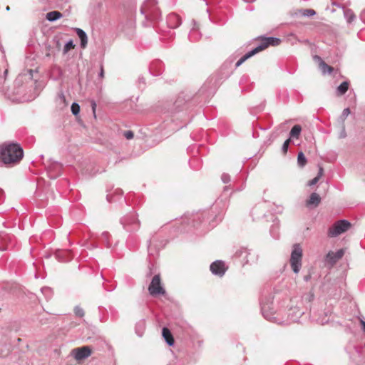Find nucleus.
<instances>
[{"mask_svg": "<svg viewBox=\"0 0 365 365\" xmlns=\"http://www.w3.org/2000/svg\"><path fill=\"white\" fill-rule=\"evenodd\" d=\"M140 13L145 16L142 23L145 27L153 26L161 17L156 0H146L140 8Z\"/></svg>", "mask_w": 365, "mask_h": 365, "instance_id": "1", "label": "nucleus"}, {"mask_svg": "<svg viewBox=\"0 0 365 365\" xmlns=\"http://www.w3.org/2000/svg\"><path fill=\"white\" fill-rule=\"evenodd\" d=\"M23 156V149L19 144L9 143L0 147V160L4 164L18 163L22 159Z\"/></svg>", "mask_w": 365, "mask_h": 365, "instance_id": "2", "label": "nucleus"}, {"mask_svg": "<svg viewBox=\"0 0 365 365\" xmlns=\"http://www.w3.org/2000/svg\"><path fill=\"white\" fill-rule=\"evenodd\" d=\"M281 40L279 38L276 37H265L261 39L260 43L254 49L249 51L246 54H245L242 57H241L236 63V67L240 66L247 59L257 53L259 51H263L269 46H277L280 43Z\"/></svg>", "mask_w": 365, "mask_h": 365, "instance_id": "3", "label": "nucleus"}, {"mask_svg": "<svg viewBox=\"0 0 365 365\" xmlns=\"http://www.w3.org/2000/svg\"><path fill=\"white\" fill-rule=\"evenodd\" d=\"M302 249L299 244H294L290 257V265L293 272L299 273L302 267Z\"/></svg>", "mask_w": 365, "mask_h": 365, "instance_id": "4", "label": "nucleus"}, {"mask_svg": "<svg viewBox=\"0 0 365 365\" xmlns=\"http://www.w3.org/2000/svg\"><path fill=\"white\" fill-rule=\"evenodd\" d=\"M120 222L124 229L130 232L137 231L140 225L138 216L135 213H129L125 215L121 218Z\"/></svg>", "mask_w": 365, "mask_h": 365, "instance_id": "5", "label": "nucleus"}, {"mask_svg": "<svg viewBox=\"0 0 365 365\" xmlns=\"http://www.w3.org/2000/svg\"><path fill=\"white\" fill-rule=\"evenodd\" d=\"M351 227V223L346 220L336 222L328 230L329 237H336L346 232Z\"/></svg>", "mask_w": 365, "mask_h": 365, "instance_id": "6", "label": "nucleus"}, {"mask_svg": "<svg viewBox=\"0 0 365 365\" xmlns=\"http://www.w3.org/2000/svg\"><path fill=\"white\" fill-rule=\"evenodd\" d=\"M148 291L150 295L157 296L160 294H165V290L161 284L160 276L159 274H155L148 287Z\"/></svg>", "mask_w": 365, "mask_h": 365, "instance_id": "7", "label": "nucleus"}, {"mask_svg": "<svg viewBox=\"0 0 365 365\" xmlns=\"http://www.w3.org/2000/svg\"><path fill=\"white\" fill-rule=\"evenodd\" d=\"M72 353L76 360L81 361L89 357L91 355L92 351L91 348L86 346L74 349H73Z\"/></svg>", "mask_w": 365, "mask_h": 365, "instance_id": "8", "label": "nucleus"}, {"mask_svg": "<svg viewBox=\"0 0 365 365\" xmlns=\"http://www.w3.org/2000/svg\"><path fill=\"white\" fill-rule=\"evenodd\" d=\"M210 271L213 274L222 277L226 271V267L222 261L217 260L210 264Z\"/></svg>", "mask_w": 365, "mask_h": 365, "instance_id": "9", "label": "nucleus"}, {"mask_svg": "<svg viewBox=\"0 0 365 365\" xmlns=\"http://www.w3.org/2000/svg\"><path fill=\"white\" fill-rule=\"evenodd\" d=\"M167 24L169 28L176 29L181 25L182 20L179 15L171 13L167 16Z\"/></svg>", "mask_w": 365, "mask_h": 365, "instance_id": "10", "label": "nucleus"}, {"mask_svg": "<svg viewBox=\"0 0 365 365\" xmlns=\"http://www.w3.org/2000/svg\"><path fill=\"white\" fill-rule=\"evenodd\" d=\"M344 255V252L343 250H339L336 252H329L326 256V261L329 262L331 264H334L340 259Z\"/></svg>", "mask_w": 365, "mask_h": 365, "instance_id": "11", "label": "nucleus"}, {"mask_svg": "<svg viewBox=\"0 0 365 365\" xmlns=\"http://www.w3.org/2000/svg\"><path fill=\"white\" fill-rule=\"evenodd\" d=\"M262 313L267 320L274 321L276 318L274 317V311L270 308L269 305L263 304L261 307Z\"/></svg>", "mask_w": 365, "mask_h": 365, "instance_id": "12", "label": "nucleus"}, {"mask_svg": "<svg viewBox=\"0 0 365 365\" xmlns=\"http://www.w3.org/2000/svg\"><path fill=\"white\" fill-rule=\"evenodd\" d=\"M192 23L193 24V26L189 33L188 38L190 41H197L201 38L199 27L194 20L192 21Z\"/></svg>", "mask_w": 365, "mask_h": 365, "instance_id": "13", "label": "nucleus"}, {"mask_svg": "<svg viewBox=\"0 0 365 365\" xmlns=\"http://www.w3.org/2000/svg\"><path fill=\"white\" fill-rule=\"evenodd\" d=\"M56 258L61 262H65L71 260V251L68 250H57L55 253Z\"/></svg>", "mask_w": 365, "mask_h": 365, "instance_id": "14", "label": "nucleus"}, {"mask_svg": "<svg viewBox=\"0 0 365 365\" xmlns=\"http://www.w3.org/2000/svg\"><path fill=\"white\" fill-rule=\"evenodd\" d=\"M314 59L317 60L319 63V68L322 71L323 74H331L333 71L334 68L327 65L322 58L321 57L318 56H314Z\"/></svg>", "mask_w": 365, "mask_h": 365, "instance_id": "15", "label": "nucleus"}, {"mask_svg": "<svg viewBox=\"0 0 365 365\" xmlns=\"http://www.w3.org/2000/svg\"><path fill=\"white\" fill-rule=\"evenodd\" d=\"M321 202L320 196L316 193L313 192L310 195L309 200L306 202V205L309 207H316L319 205Z\"/></svg>", "mask_w": 365, "mask_h": 365, "instance_id": "16", "label": "nucleus"}, {"mask_svg": "<svg viewBox=\"0 0 365 365\" xmlns=\"http://www.w3.org/2000/svg\"><path fill=\"white\" fill-rule=\"evenodd\" d=\"M76 33L81 40V47L85 48L88 43V36L86 33L81 29L76 28Z\"/></svg>", "mask_w": 365, "mask_h": 365, "instance_id": "17", "label": "nucleus"}, {"mask_svg": "<svg viewBox=\"0 0 365 365\" xmlns=\"http://www.w3.org/2000/svg\"><path fill=\"white\" fill-rule=\"evenodd\" d=\"M162 334H163V336L164 339L165 340L166 343L169 346H173L174 344V339H173V336L170 331L169 330V329L164 327L163 329Z\"/></svg>", "mask_w": 365, "mask_h": 365, "instance_id": "18", "label": "nucleus"}, {"mask_svg": "<svg viewBox=\"0 0 365 365\" xmlns=\"http://www.w3.org/2000/svg\"><path fill=\"white\" fill-rule=\"evenodd\" d=\"M145 329V322L142 319L138 322L135 327V331L138 336H142Z\"/></svg>", "mask_w": 365, "mask_h": 365, "instance_id": "19", "label": "nucleus"}, {"mask_svg": "<svg viewBox=\"0 0 365 365\" xmlns=\"http://www.w3.org/2000/svg\"><path fill=\"white\" fill-rule=\"evenodd\" d=\"M250 255L249 250L247 248H241L236 252V255L242 258L245 262H249L248 256Z\"/></svg>", "mask_w": 365, "mask_h": 365, "instance_id": "20", "label": "nucleus"}, {"mask_svg": "<svg viewBox=\"0 0 365 365\" xmlns=\"http://www.w3.org/2000/svg\"><path fill=\"white\" fill-rule=\"evenodd\" d=\"M61 17L62 14L58 11H53L46 14V19L49 21H55Z\"/></svg>", "mask_w": 365, "mask_h": 365, "instance_id": "21", "label": "nucleus"}, {"mask_svg": "<svg viewBox=\"0 0 365 365\" xmlns=\"http://www.w3.org/2000/svg\"><path fill=\"white\" fill-rule=\"evenodd\" d=\"M344 18L346 19V22L348 24H351L356 19V16H355L354 13L353 12V11L351 9H346L344 10Z\"/></svg>", "mask_w": 365, "mask_h": 365, "instance_id": "22", "label": "nucleus"}, {"mask_svg": "<svg viewBox=\"0 0 365 365\" xmlns=\"http://www.w3.org/2000/svg\"><path fill=\"white\" fill-rule=\"evenodd\" d=\"M349 83L348 81L342 82L336 88V94L342 96L348 91Z\"/></svg>", "mask_w": 365, "mask_h": 365, "instance_id": "23", "label": "nucleus"}, {"mask_svg": "<svg viewBox=\"0 0 365 365\" xmlns=\"http://www.w3.org/2000/svg\"><path fill=\"white\" fill-rule=\"evenodd\" d=\"M302 131V127L299 125H295L292 127L289 133V137L298 138Z\"/></svg>", "mask_w": 365, "mask_h": 365, "instance_id": "24", "label": "nucleus"}, {"mask_svg": "<svg viewBox=\"0 0 365 365\" xmlns=\"http://www.w3.org/2000/svg\"><path fill=\"white\" fill-rule=\"evenodd\" d=\"M297 163L301 168H303L307 163V158L302 152H300L297 155Z\"/></svg>", "mask_w": 365, "mask_h": 365, "instance_id": "25", "label": "nucleus"}, {"mask_svg": "<svg viewBox=\"0 0 365 365\" xmlns=\"http://www.w3.org/2000/svg\"><path fill=\"white\" fill-rule=\"evenodd\" d=\"M41 293L46 297L47 299L52 297L53 292L50 287H44L41 289Z\"/></svg>", "mask_w": 365, "mask_h": 365, "instance_id": "26", "label": "nucleus"}, {"mask_svg": "<svg viewBox=\"0 0 365 365\" xmlns=\"http://www.w3.org/2000/svg\"><path fill=\"white\" fill-rule=\"evenodd\" d=\"M75 47V44L73 43V41L72 40H70L68 41L64 46V48H63V53H66L68 52V51H70L71 49L72 48H74Z\"/></svg>", "mask_w": 365, "mask_h": 365, "instance_id": "27", "label": "nucleus"}, {"mask_svg": "<svg viewBox=\"0 0 365 365\" xmlns=\"http://www.w3.org/2000/svg\"><path fill=\"white\" fill-rule=\"evenodd\" d=\"M74 313L76 317L82 318L85 315L84 310L79 306H76L74 307Z\"/></svg>", "mask_w": 365, "mask_h": 365, "instance_id": "28", "label": "nucleus"}, {"mask_svg": "<svg viewBox=\"0 0 365 365\" xmlns=\"http://www.w3.org/2000/svg\"><path fill=\"white\" fill-rule=\"evenodd\" d=\"M71 112L74 115H77L80 112V106L77 103H73L71 105Z\"/></svg>", "mask_w": 365, "mask_h": 365, "instance_id": "29", "label": "nucleus"}, {"mask_svg": "<svg viewBox=\"0 0 365 365\" xmlns=\"http://www.w3.org/2000/svg\"><path fill=\"white\" fill-rule=\"evenodd\" d=\"M350 114V109L349 108H344L340 116L342 121H344L347 116Z\"/></svg>", "mask_w": 365, "mask_h": 365, "instance_id": "30", "label": "nucleus"}, {"mask_svg": "<svg viewBox=\"0 0 365 365\" xmlns=\"http://www.w3.org/2000/svg\"><path fill=\"white\" fill-rule=\"evenodd\" d=\"M316 14V12L313 9H304L303 11V15L305 16H313Z\"/></svg>", "mask_w": 365, "mask_h": 365, "instance_id": "31", "label": "nucleus"}, {"mask_svg": "<svg viewBox=\"0 0 365 365\" xmlns=\"http://www.w3.org/2000/svg\"><path fill=\"white\" fill-rule=\"evenodd\" d=\"M289 143H290V139H287V140L284 141V143L282 145V150L284 154L287 153V152Z\"/></svg>", "mask_w": 365, "mask_h": 365, "instance_id": "32", "label": "nucleus"}, {"mask_svg": "<svg viewBox=\"0 0 365 365\" xmlns=\"http://www.w3.org/2000/svg\"><path fill=\"white\" fill-rule=\"evenodd\" d=\"M221 179L222 181L225 184L230 182V176L227 173H223L221 176Z\"/></svg>", "mask_w": 365, "mask_h": 365, "instance_id": "33", "label": "nucleus"}, {"mask_svg": "<svg viewBox=\"0 0 365 365\" xmlns=\"http://www.w3.org/2000/svg\"><path fill=\"white\" fill-rule=\"evenodd\" d=\"M123 135L128 140L132 139L134 136L133 132L131 130H126L124 132Z\"/></svg>", "mask_w": 365, "mask_h": 365, "instance_id": "34", "label": "nucleus"}, {"mask_svg": "<svg viewBox=\"0 0 365 365\" xmlns=\"http://www.w3.org/2000/svg\"><path fill=\"white\" fill-rule=\"evenodd\" d=\"M319 180V178L316 176L312 180L309 181L308 185L312 186V185L317 184Z\"/></svg>", "mask_w": 365, "mask_h": 365, "instance_id": "35", "label": "nucleus"}, {"mask_svg": "<svg viewBox=\"0 0 365 365\" xmlns=\"http://www.w3.org/2000/svg\"><path fill=\"white\" fill-rule=\"evenodd\" d=\"M323 173H324V169L322 166L319 165V172H318L317 177L320 179L321 177L323 175Z\"/></svg>", "mask_w": 365, "mask_h": 365, "instance_id": "36", "label": "nucleus"}, {"mask_svg": "<svg viewBox=\"0 0 365 365\" xmlns=\"http://www.w3.org/2000/svg\"><path fill=\"white\" fill-rule=\"evenodd\" d=\"M0 237H1V240H2L3 242H6L7 240H11V237H9V236H7V235H0Z\"/></svg>", "mask_w": 365, "mask_h": 365, "instance_id": "37", "label": "nucleus"}, {"mask_svg": "<svg viewBox=\"0 0 365 365\" xmlns=\"http://www.w3.org/2000/svg\"><path fill=\"white\" fill-rule=\"evenodd\" d=\"M361 20L365 23V9L360 14Z\"/></svg>", "mask_w": 365, "mask_h": 365, "instance_id": "38", "label": "nucleus"}, {"mask_svg": "<svg viewBox=\"0 0 365 365\" xmlns=\"http://www.w3.org/2000/svg\"><path fill=\"white\" fill-rule=\"evenodd\" d=\"M91 106H92L93 113L95 115V113H96V103L95 101H92Z\"/></svg>", "mask_w": 365, "mask_h": 365, "instance_id": "39", "label": "nucleus"}, {"mask_svg": "<svg viewBox=\"0 0 365 365\" xmlns=\"http://www.w3.org/2000/svg\"><path fill=\"white\" fill-rule=\"evenodd\" d=\"M58 97L62 101H65V96L63 93H59Z\"/></svg>", "mask_w": 365, "mask_h": 365, "instance_id": "40", "label": "nucleus"}, {"mask_svg": "<svg viewBox=\"0 0 365 365\" xmlns=\"http://www.w3.org/2000/svg\"><path fill=\"white\" fill-rule=\"evenodd\" d=\"M103 75H104V71H103V66L101 67V71L99 73V76L101 78H103Z\"/></svg>", "mask_w": 365, "mask_h": 365, "instance_id": "41", "label": "nucleus"}, {"mask_svg": "<svg viewBox=\"0 0 365 365\" xmlns=\"http://www.w3.org/2000/svg\"><path fill=\"white\" fill-rule=\"evenodd\" d=\"M310 279H311V275L310 274H308V275H306V276L304 277V280L305 282H308Z\"/></svg>", "mask_w": 365, "mask_h": 365, "instance_id": "42", "label": "nucleus"}, {"mask_svg": "<svg viewBox=\"0 0 365 365\" xmlns=\"http://www.w3.org/2000/svg\"><path fill=\"white\" fill-rule=\"evenodd\" d=\"M361 324L362 325V328H363L364 331H365V322L363 320H361Z\"/></svg>", "mask_w": 365, "mask_h": 365, "instance_id": "43", "label": "nucleus"}, {"mask_svg": "<svg viewBox=\"0 0 365 365\" xmlns=\"http://www.w3.org/2000/svg\"><path fill=\"white\" fill-rule=\"evenodd\" d=\"M102 235H103L105 238H107V237H108V232H103V233H102Z\"/></svg>", "mask_w": 365, "mask_h": 365, "instance_id": "44", "label": "nucleus"}, {"mask_svg": "<svg viewBox=\"0 0 365 365\" xmlns=\"http://www.w3.org/2000/svg\"><path fill=\"white\" fill-rule=\"evenodd\" d=\"M208 214L207 213H205V214H203V220L205 221V217L207 218V220H208Z\"/></svg>", "mask_w": 365, "mask_h": 365, "instance_id": "45", "label": "nucleus"}, {"mask_svg": "<svg viewBox=\"0 0 365 365\" xmlns=\"http://www.w3.org/2000/svg\"><path fill=\"white\" fill-rule=\"evenodd\" d=\"M149 269H150V271H149V273H148V275H151V274H152V273H153V272H152V267H149Z\"/></svg>", "mask_w": 365, "mask_h": 365, "instance_id": "46", "label": "nucleus"}, {"mask_svg": "<svg viewBox=\"0 0 365 365\" xmlns=\"http://www.w3.org/2000/svg\"><path fill=\"white\" fill-rule=\"evenodd\" d=\"M139 82L144 83V78H139Z\"/></svg>", "mask_w": 365, "mask_h": 365, "instance_id": "47", "label": "nucleus"}, {"mask_svg": "<svg viewBox=\"0 0 365 365\" xmlns=\"http://www.w3.org/2000/svg\"><path fill=\"white\" fill-rule=\"evenodd\" d=\"M107 200H108V201H109V202H110V201H111V200H110V195H107Z\"/></svg>", "mask_w": 365, "mask_h": 365, "instance_id": "48", "label": "nucleus"}, {"mask_svg": "<svg viewBox=\"0 0 365 365\" xmlns=\"http://www.w3.org/2000/svg\"><path fill=\"white\" fill-rule=\"evenodd\" d=\"M6 9L7 11H9V10L10 9V7L8 6H6Z\"/></svg>", "mask_w": 365, "mask_h": 365, "instance_id": "49", "label": "nucleus"}, {"mask_svg": "<svg viewBox=\"0 0 365 365\" xmlns=\"http://www.w3.org/2000/svg\"><path fill=\"white\" fill-rule=\"evenodd\" d=\"M7 73H8V71H7V70H5V71H4V75H6V74H7Z\"/></svg>", "mask_w": 365, "mask_h": 365, "instance_id": "50", "label": "nucleus"}, {"mask_svg": "<svg viewBox=\"0 0 365 365\" xmlns=\"http://www.w3.org/2000/svg\"><path fill=\"white\" fill-rule=\"evenodd\" d=\"M6 249H7V248L1 249V248L0 247V250H6Z\"/></svg>", "mask_w": 365, "mask_h": 365, "instance_id": "51", "label": "nucleus"}]
</instances>
